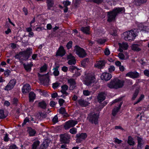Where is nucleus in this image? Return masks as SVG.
Instances as JSON below:
<instances>
[{"label":"nucleus","instance_id":"obj_1","mask_svg":"<svg viewBox=\"0 0 149 149\" xmlns=\"http://www.w3.org/2000/svg\"><path fill=\"white\" fill-rule=\"evenodd\" d=\"M138 32V30L135 29L124 32L123 34L124 39L127 41L134 40Z\"/></svg>","mask_w":149,"mask_h":149},{"label":"nucleus","instance_id":"obj_2","mask_svg":"<svg viewBox=\"0 0 149 149\" xmlns=\"http://www.w3.org/2000/svg\"><path fill=\"white\" fill-rule=\"evenodd\" d=\"M123 81L119 80L118 79H114L111 80L108 83L107 86L110 88L118 89L122 87L124 85Z\"/></svg>","mask_w":149,"mask_h":149},{"label":"nucleus","instance_id":"obj_3","mask_svg":"<svg viewBox=\"0 0 149 149\" xmlns=\"http://www.w3.org/2000/svg\"><path fill=\"white\" fill-rule=\"evenodd\" d=\"M124 8H117L114 9L112 11L108 12V21L110 22L113 20L117 15L125 12Z\"/></svg>","mask_w":149,"mask_h":149},{"label":"nucleus","instance_id":"obj_4","mask_svg":"<svg viewBox=\"0 0 149 149\" xmlns=\"http://www.w3.org/2000/svg\"><path fill=\"white\" fill-rule=\"evenodd\" d=\"M99 118V115L98 114L92 112L88 114L87 119L91 123L97 125L98 123Z\"/></svg>","mask_w":149,"mask_h":149},{"label":"nucleus","instance_id":"obj_5","mask_svg":"<svg viewBox=\"0 0 149 149\" xmlns=\"http://www.w3.org/2000/svg\"><path fill=\"white\" fill-rule=\"evenodd\" d=\"M74 52L79 57H84L86 55L84 50L83 48L77 46H76L75 47Z\"/></svg>","mask_w":149,"mask_h":149},{"label":"nucleus","instance_id":"obj_6","mask_svg":"<svg viewBox=\"0 0 149 149\" xmlns=\"http://www.w3.org/2000/svg\"><path fill=\"white\" fill-rule=\"evenodd\" d=\"M95 81V79L93 75L89 73L86 75V79L84 81V83L86 86H90Z\"/></svg>","mask_w":149,"mask_h":149},{"label":"nucleus","instance_id":"obj_7","mask_svg":"<svg viewBox=\"0 0 149 149\" xmlns=\"http://www.w3.org/2000/svg\"><path fill=\"white\" fill-rule=\"evenodd\" d=\"M77 123V121L74 120H70L65 123L64 127L65 130L68 129L70 127L74 126Z\"/></svg>","mask_w":149,"mask_h":149},{"label":"nucleus","instance_id":"obj_8","mask_svg":"<svg viewBox=\"0 0 149 149\" xmlns=\"http://www.w3.org/2000/svg\"><path fill=\"white\" fill-rule=\"evenodd\" d=\"M16 83V81L15 79L10 80L7 85L5 87L4 89L6 91L10 90L14 87Z\"/></svg>","mask_w":149,"mask_h":149},{"label":"nucleus","instance_id":"obj_9","mask_svg":"<svg viewBox=\"0 0 149 149\" xmlns=\"http://www.w3.org/2000/svg\"><path fill=\"white\" fill-rule=\"evenodd\" d=\"M32 50V49L30 48H28L26 51L20 52L19 54L16 55L15 57L16 59H20L22 57H24L26 55H28L29 54V51Z\"/></svg>","mask_w":149,"mask_h":149},{"label":"nucleus","instance_id":"obj_10","mask_svg":"<svg viewBox=\"0 0 149 149\" xmlns=\"http://www.w3.org/2000/svg\"><path fill=\"white\" fill-rule=\"evenodd\" d=\"M61 142L64 143H68L70 138V136L67 133L62 134L60 136Z\"/></svg>","mask_w":149,"mask_h":149},{"label":"nucleus","instance_id":"obj_11","mask_svg":"<svg viewBox=\"0 0 149 149\" xmlns=\"http://www.w3.org/2000/svg\"><path fill=\"white\" fill-rule=\"evenodd\" d=\"M67 59L68 60V63L69 65L75 64L76 60L74 57L71 54H70L67 56Z\"/></svg>","mask_w":149,"mask_h":149},{"label":"nucleus","instance_id":"obj_12","mask_svg":"<svg viewBox=\"0 0 149 149\" xmlns=\"http://www.w3.org/2000/svg\"><path fill=\"white\" fill-rule=\"evenodd\" d=\"M126 76L131 78H135L138 77L139 76V74L136 71L130 72L127 73Z\"/></svg>","mask_w":149,"mask_h":149},{"label":"nucleus","instance_id":"obj_13","mask_svg":"<svg viewBox=\"0 0 149 149\" xmlns=\"http://www.w3.org/2000/svg\"><path fill=\"white\" fill-rule=\"evenodd\" d=\"M31 89L30 85L29 84H26L23 86L22 90L23 93L25 94L29 93Z\"/></svg>","mask_w":149,"mask_h":149},{"label":"nucleus","instance_id":"obj_14","mask_svg":"<svg viewBox=\"0 0 149 149\" xmlns=\"http://www.w3.org/2000/svg\"><path fill=\"white\" fill-rule=\"evenodd\" d=\"M137 149H141L143 147L144 142L142 139L139 137H137Z\"/></svg>","mask_w":149,"mask_h":149},{"label":"nucleus","instance_id":"obj_15","mask_svg":"<svg viewBox=\"0 0 149 149\" xmlns=\"http://www.w3.org/2000/svg\"><path fill=\"white\" fill-rule=\"evenodd\" d=\"M111 75L107 72L103 73L101 76V78L102 80L108 81L111 78Z\"/></svg>","mask_w":149,"mask_h":149},{"label":"nucleus","instance_id":"obj_16","mask_svg":"<svg viewBox=\"0 0 149 149\" xmlns=\"http://www.w3.org/2000/svg\"><path fill=\"white\" fill-rule=\"evenodd\" d=\"M119 51L121 52H123V50H126L128 48L127 44L126 42H123L122 43H119Z\"/></svg>","mask_w":149,"mask_h":149},{"label":"nucleus","instance_id":"obj_17","mask_svg":"<svg viewBox=\"0 0 149 149\" xmlns=\"http://www.w3.org/2000/svg\"><path fill=\"white\" fill-rule=\"evenodd\" d=\"M106 94L105 93L102 92L98 94L97 98L98 101L99 102H101L103 101L105 99Z\"/></svg>","mask_w":149,"mask_h":149},{"label":"nucleus","instance_id":"obj_18","mask_svg":"<svg viewBox=\"0 0 149 149\" xmlns=\"http://www.w3.org/2000/svg\"><path fill=\"white\" fill-rule=\"evenodd\" d=\"M65 53L63 47L62 46H61L56 52V55L62 56L65 54Z\"/></svg>","mask_w":149,"mask_h":149},{"label":"nucleus","instance_id":"obj_19","mask_svg":"<svg viewBox=\"0 0 149 149\" xmlns=\"http://www.w3.org/2000/svg\"><path fill=\"white\" fill-rule=\"evenodd\" d=\"M50 141L48 139L45 140L43 143L41 145L39 149H46L49 145Z\"/></svg>","mask_w":149,"mask_h":149},{"label":"nucleus","instance_id":"obj_20","mask_svg":"<svg viewBox=\"0 0 149 149\" xmlns=\"http://www.w3.org/2000/svg\"><path fill=\"white\" fill-rule=\"evenodd\" d=\"M68 83L70 86V90H73L75 87L76 83L74 79H68Z\"/></svg>","mask_w":149,"mask_h":149},{"label":"nucleus","instance_id":"obj_21","mask_svg":"<svg viewBox=\"0 0 149 149\" xmlns=\"http://www.w3.org/2000/svg\"><path fill=\"white\" fill-rule=\"evenodd\" d=\"M139 29L143 32L146 33L149 32V26L144 24L139 26Z\"/></svg>","mask_w":149,"mask_h":149},{"label":"nucleus","instance_id":"obj_22","mask_svg":"<svg viewBox=\"0 0 149 149\" xmlns=\"http://www.w3.org/2000/svg\"><path fill=\"white\" fill-rule=\"evenodd\" d=\"M78 102L80 105L82 107H86L89 104V103L86 100L82 99L79 100Z\"/></svg>","mask_w":149,"mask_h":149},{"label":"nucleus","instance_id":"obj_23","mask_svg":"<svg viewBox=\"0 0 149 149\" xmlns=\"http://www.w3.org/2000/svg\"><path fill=\"white\" fill-rule=\"evenodd\" d=\"M76 136L77 137V139L80 140V141H81L87 137V135L86 133H81V134H77L76 135Z\"/></svg>","mask_w":149,"mask_h":149},{"label":"nucleus","instance_id":"obj_24","mask_svg":"<svg viewBox=\"0 0 149 149\" xmlns=\"http://www.w3.org/2000/svg\"><path fill=\"white\" fill-rule=\"evenodd\" d=\"M104 63L103 61H97L95 65V66L98 68H101L104 66Z\"/></svg>","mask_w":149,"mask_h":149},{"label":"nucleus","instance_id":"obj_25","mask_svg":"<svg viewBox=\"0 0 149 149\" xmlns=\"http://www.w3.org/2000/svg\"><path fill=\"white\" fill-rule=\"evenodd\" d=\"M61 92L63 93V95H68V93L66 92V91L68 89V86L66 85H64L61 86Z\"/></svg>","mask_w":149,"mask_h":149},{"label":"nucleus","instance_id":"obj_26","mask_svg":"<svg viewBox=\"0 0 149 149\" xmlns=\"http://www.w3.org/2000/svg\"><path fill=\"white\" fill-rule=\"evenodd\" d=\"M127 143L131 146H134L135 145V142L134 139L131 136H129L128 137Z\"/></svg>","mask_w":149,"mask_h":149},{"label":"nucleus","instance_id":"obj_27","mask_svg":"<svg viewBox=\"0 0 149 149\" xmlns=\"http://www.w3.org/2000/svg\"><path fill=\"white\" fill-rule=\"evenodd\" d=\"M81 30L86 34L89 35L90 34V28L88 26L82 27L81 28Z\"/></svg>","mask_w":149,"mask_h":149},{"label":"nucleus","instance_id":"obj_28","mask_svg":"<svg viewBox=\"0 0 149 149\" xmlns=\"http://www.w3.org/2000/svg\"><path fill=\"white\" fill-rule=\"evenodd\" d=\"M122 105V103H120L118 107H115L113 110L112 115L113 116H115L118 112L119 109Z\"/></svg>","mask_w":149,"mask_h":149},{"label":"nucleus","instance_id":"obj_29","mask_svg":"<svg viewBox=\"0 0 149 149\" xmlns=\"http://www.w3.org/2000/svg\"><path fill=\"white\" fill-rule=\"evenodd\" d=\"M36 95L33 92H31L29 94V100L30 102H33L36 98Z\"/></svg>","mask_w":149,"mask_h":149},{"label":"nucleus","instance_id":"obj_30","mask_svg":"<svg viewBox=\"0 0 149 149\" xmlns=\"http://www.w3.org/2000/svg\"><path fill=\"white\" fill-rule=\"evenodd\" d=\"M147 0H134V2L137 6H139L141 4L146 3Z\"/></svg>","mask_w":149,"mask_h":149},{"label":"nucleus","instance_id":"obj_31","mask_svg":"<svg viewBox=\"0 0 149 149\" xmlns=\"http://www.w3.org/2000/svg\"><path fill=\"white\" fill-rule=\"evenodd\" d=\"M47 3L48 9H50L54 5L53 0H47Z\"/></svg>","mask_w":149,"mask_h":149},{"label":"nucleus","instance_id":"obj_32","mask_svg":"<svg viewBox=\"0 0 149 149\" xmlns=\"http://www.w3.org/2000/svg\"><path fill=\"white\" fill-rule=\"evenodd\" d=\"M29 135L31 136H33L35 135L36 133V131L34 130H33L31 128H29L28 130Z\"/></svg>","mask_w":149,"mask_h":149},{"label":"nucleus","instance_id":"obj_33","mask_svg":"<svg viewBox=\"0 0 149 149\" xmlns=\"http://www.w3.org/2000/svg\"><path fill=\"white\" fill-rule=\"evenodd\" d=\"M40 141H36L34 142L32 145V149H37V147L39 146Z\"/></svg>","mask_w":149,"mask_h":149},{"label":"nucleus","instance_id":"obj_34","mask_svg":"<svg viewBox=\"0 0 149 149\" xmlns=\"http://www.w3.org/2000/svg\"><path fill=\"white\" fill-rule=\"evenodd\" d=\"M58 67H56V68H53V70H54L53 72V74L55 76H58L59 74V72L58 70Z\"/></svg>","mask_w":149,"mask_h":149},{"label":"nucleus","instance_id":"obj_35","mask_svg":"<svg viewBox=\"0 0 149 149\" xmlns=\"http://www.w3.org/2000/svg\"><path fill=\"white\" fill-rule=\"evenodd\" d=\"M31 64L24 65V68L27 72H30L31 71Z\"/></svg>","mask_w":149,"mask_h":149},{"label":"nucleus","instance_id":"obj_36","mask_svg":"<svg viewBox=\"0 0 149 149\" xmlns=\"http://www.w3.org/2000/svg\"><path fill=\"white\" fill-rule=\"evenodd\" d=\"M131 48L133 50L136 51H139L140 49L138 47V45L136 44H133L131 46Z\"/></svg>","mask_w":149,"mask_h":149},{"label":"nucleus","instance_id":"obj_37","mask_svg":"<svg viewBox=\"0 0 149 149\" xmlns=\"http://www.w3.org/2000/svg\"><path fill=\"white\" fill-rule=\"evenodd\" d=\"M39 105L41 108L45 109L46 108L47 106L46 104L44 101H42L39 103Z\"/></svg>","mask_w":149,"mask_h":149},{"label":"nucleus","instance_id":"obj_38","mask_svg":"<svg viewBox=\"0 0 149 149\" xmlns=\"http://www.w3.org/2000/svg\"><path fill=\"white\" fill-rule=\"evenodd\" d=\"M59 112L61 114L64 116H66V111L64 108L61 107L60 108L59 110Z\"/></svg>","mask_w":149,"mask_h":149},{"label":"nucleus","instance_id":"obj_39","mask_svg":"<svg viewBox=\"0 0 149 149\" xmlns=\"http://www.w3.org/2000/svg\"><path fill=\"white\" fill-rule=\"evenodd\" d=\"M97 42L100 45H103L106 41V40L104 39H98L97 40Z\"/></svg>","mask_w":149,"mask_h":149},{"label":"nucleus","instance_id":"obj_40","mask_svg":"<svg viewBox=\"0 0 149 149\" xmlns=\"http://www.w3.org/2000/svg\"><path fill=\"white\" fill-rule=\"evenodd\" d=\"M91 91H89L87 90H84L83 91V94L85 96L89 95L91 94Z\"/></svg>","mask_w":149,"mask_h":149},{"label":"nucleus","instance_id":"obj_41","mask_svg":"<svg viewBox=\"0 0 149 149\" xmlns=\"http://www.w3.org/2000/svg\"><path fill=\"white\" fill-rule=\"evenodd\" d=\"M115 67L113 65H110L108 68V70L109 72H112L114 71L115 70Z\"/></svg>","mask_w":149,"mask_h":149},{"label":"nucleus","instance_id":"obj_42","mask_svg":"<svg viewBox=\"0 0 149 149\" xmlns=\"http://www.w3.org/2000/svg\"><path fill=\"white\" fill-rule=\"evenodd\" d=\"M6 116L4 114L3 110H0V118H5Z\"/></svg>","mask_w":149,"mask_h":149},{"label":"nucleus","instance_id":"obj_43","mask_svg":"<svg viewBox=\"0 0 149 149\" xmlns=\"http://www.w3.org/2000/svg\"><path fill=\"white\" fill-rule=\"evenodd\" d=\"M47 68V66L46 64H44L40 69L41 72H44L46 70Z\"/></svg>","mask_w":149,"mask_h":149},{"label":"nucleus","instance_id":"obj_44","mask_svg":"<svg viewBox=\"0 0 149 149\" xmlns=\"http://www.w3.org/2000/svg\"><path fill=\"white\" fill-rule=\"evenodd\" d=\"M77 129L75 127L72 128L70 130V132L72 134H75L77 133Z\"/></svg>","mask_w":149,"mask_h":149},{"label":"nucleus","instance_id":"obj_45","mask_svg":"<svg viewBox=\"0 0 149 149\" xmlns=\"http://www.w3.org/2000/svg\"><path fill=\"white\" fill-rule=\"evenodd\" d=\"M63 3L65 7H67L70 4L71 2L68 1H63Z\"/></svg>","mask_w":149,"mask_h":149},{"label":"nucleus","instance_id":"obj_46","mask_svg":"<svg viewBox=\"0 0 149 149\" xmlns=\"http://www.w3.org/2000/svg\"><path fill=\"white\" fill-rule=\"evenodd\" d=\"M29 117H26L25 119L24 120V122L22 124V126H24V125L26 124L27 122H29Z\"/></svg>","mask_w":149,"mask_h":149},{"label":"nucleus","instance_id":"obj_47","mask_svg":"<svg viewBox=\"0 0 149 149\" xmlns=\"http://www.w3.org/2000/svg\"><path fill=\"white\" fill-rule=\"evenodd\" d=\"M118 57L121 60L124 59L125 58V56L124 55L121 53H119L118 55Z\"/></svg>","mask_w":149,"mask_h":149},{"label":"nucleus","instance_id":"obj_48","mask_svg":"<svg viewBox=\"0 0 149 149\" xmlns=\"http://www.w3.org/2000/svg\"><path fill=\"white\" fill-rule=\"evenodd\" d=\"M52 121L54 123H56L58 121V118L57 116H55L52 119Z\"/></svg>","mask_w":149,"mask_h":149},{"label":"nucleus","instance_id":"obj_49","mask_svg":"<svg viewBox=\"0 0 149 149\" xmlns=\"http://www.w3.org/2000/svg\"><path fill=\"white\" fill-rule=\"evenodd\" d=\"M104 53L105 55H108L110 54V52L108 48H106L104 51Z\"/></svg>","mask_w":149,"mask_h":149},{"label":"nucleus","instance_id":"obj_50","mask_svg":"<svg viewBox=\"0 0 149 149\" xmlns=\"http://www.w3.org/2000/svg\"><path fill=\"white\" fill-rule=\"evenodd\" d=\"M72 46V42L71 41H69V42L67 44L66 47L68 49H69L71 48Z\"/></svg>","mask_w":149,"mask_h":149},{"label":"nucleus","instance_id":"obj_51","mask_svg":"<svg viewBox=\"0 0 149 149\" xmlns=\"http://www.w3.org/2000/svg\"><path fill=\"white\" fill-rule=\"evenodd\" d=\"M144 97V95H141L140 97L139 98L137 101L135 103V104H136L141 101Z\"/></svg>","mask_w":149,"mask_h":149},{"label":"nucleus","instance_id":"obj_52","mask_svg":"<svg viewBox=\"0 0 149 149\" xmlns=\"http://www.w3.org/2000/svg\"><path fill=\"white\" fill-rule=\"evenodd\" d=\"M59 85V84L58 83H56L53 84V88L54 89H56Z\"/></svg>","mask_w":149,"mask_h":149},{"label":"nucleus","instance_id":"obj_53","mask_svg":"<svg viewBox=\"0 0 149 149\" xmlns=\"http://www.w3.org/2000/svg\"><path fill=\"white\" fill-rule=\"evenodd\" d=\"M9 138L8 137V135L7 134H5L4 137V141H9Z\"/></svg>","mask_w":149,"mask_h":149},{"label":"nucleus","instance_id":"obj_54","mask_svg":"<svg viewBox=\"0 0 149 149\" xmlns=\"http://www.w3.org/2000/svg\"><path fill=\"white\" fill-rule=\"evenodd\" d=\"M114 142L118 144H120L122 142V141L120 140H119L117 138H115Z\"/></svg>","mask_w":149,"mask_h":149},{"label":"nucleus","instance_id":"obj_55","mask_svg":"<svg viewBox=\"0 0 149 149\" xmlns=\"http://www.w3.org/2000/svg\"><path fill=\"white\" fill-rule=\"evenodd\" d=\"M144 74L146 76L149 77V70H146L144 71Z\"/></svg>","mask_w":149,"mask_h":149},{"label":"nucleus","instance_id":"obj_56","mask_svg":"<svg viewBox=\"0 0 149 149\" xmlns=\"http://www.w3.org/2000/svg\"><path fill=\"white\" fill-rule=\"evenodd\" d=\"M92 1L94 2L99 4L103 2V0H92Z\"/></svg>","mask_w":149,"mask_h":149},{"label":"nucleus","instance_id":"obj_57","mask_svg":"<svg viewBox=\"0 0 149 149\" xmlns=\"http://www.w3.org/2000/svg\"><path fill=\"white\" fill-rule=\"evenodd\" d=\"M138 92L137 91H136L135 92L132 97L133 100H134L136 97L138 95Z\"/></svg>","mask_w":149,"mask_h":149},{"label":"nucleus","instance_id":"obj_58","mask_svg":"<svg viewBox=\"0 0 149 149\" xmlns=\"http://www.w3.org/2000/svg\"><path fill=\"white\" fill-rule=\"evenodd\" d=\"M64 100L62 99H60L59 100L58 102L60 106L62 105L64 102Z\"/></svg>","mask_w":149,"mask_h":149},{"label":"nucleus","instance_id":"obj_59","mask_svg":"<svg viewBox=\"0 0 149 149\" xmlns=\"http://www.w3.org/2000/svg\"><path fill=\"white\" fill-rule=\"evenodd\" d=\"M56 103L54 101H51L50 105L52 107H54L56 105Z\"/></svg>","mask_w":149,"mask_h":149},{"label":"nucleus","instance_id":"obj_60","mask_svg":"<svg viewBox=\"0 0 149 149\" xmlns=\"http://www.w3.org/2000/svg\"><path fill=\"white\" fill-rule=\"evenodd\" d=\"M47 29L48 30H50L52 28V26L50 24H47Z\"/></svg>","mask_w":149,"mask_h":149},{"label":"nucleus","instance_id":"obj_61","mask_svg":"<svg viewBox=\"0 0 149 149\" xmlns=\"http://www.w3.org/2000/svg\"><path fill=\"white\" fill-rule=\"evenodd\" d=\"M10 149H17L16 146L14 144H13L10 147Z\"/></svg>","mask_w":149,"mask_h":149},{"label":"nucleus","instance_id":"obj_62","mask_svg":"<svg viewBox=\"0 0 149 149\" xmlns=\"http://www.w3.org/2000/svg\"><path fill=\"white\" fill-rule=\"evenodd\" d=\"M68 70L67 67L66 66H63L62 68V71L64 72H66Z\"/></svg>","mask_w":149,"mask_h":149},{"label":"nucleus","instance_id":"obj_63","mask_svg":"<svg viewBox=\"0 0 149 149\" xmlns=\"http://www.w3.org/2000/svg\"><path fill=\"white\" fill-rule=\"evenodd\" d=\"M37 54H34L32 56V58L33 60H36L37 59Z\"/></svg>","mask_w":149,"mask_h":149},{"label":"nucleus","instance_id":"obj_64","mask_svg":"<svg viewBox=\"0 0 149 149\" xmlns=\"http://www.w3.org/2000/svg\"><path fill=\"white\" fill-rule=\"evenodd\" d=\"M23 11L25 15H27L28 14V12L27 9L25 8L24 7L23 8Z\"/></svg>","mask_w":149,"mask_h":149}]
</instances>
